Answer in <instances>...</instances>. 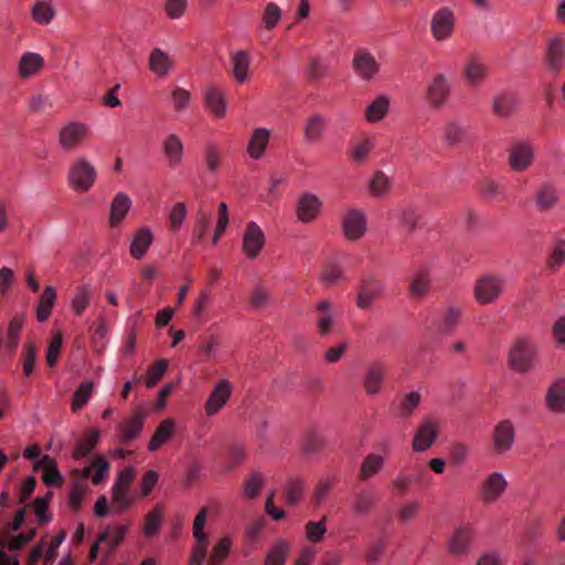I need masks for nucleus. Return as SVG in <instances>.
Here are the masks:
<instances>
[{"instance_id": "obj_1", "label": "nucleus", "mask_w": 565, "mask_h": 565, "mask_svg": "<svg viewBox=\"0 0 565 565\" xmlns=\"http://www.w3.org/2000/svg\"><path fill=\"white\" fill-rule=\"evenodd\" d=\"M66 180L72 190L86 193L97 181V169L86 157H76L68 167Z\"/></svg>"}, {"instance_id": "obj_2", "label": "nucleus", "mask_w": 565, "mask_h": 565, "mask_svg": "<svg viewBox=\"0 0 565 565\" xmlns=\"http://www.w3.org/2000/svg\"><path fill=\"white\" fill-rule=\"evenodd\" d=\"M536 359V347L526 338H518L509 351V364L518 373L531 372Z\"/></svg>"}, {"instance_id": "obj_3", "label": "nucleus", "mask_w": 565, "mask_h": 565, "mask_svg": "<svg viewBox=\"0 0 565 565\" xmlns=\"http://www.w3.org/2000/svg\"><path fill=\"white\" fill-rule=\"evenodd\" d=\"M505 279L501 275L484 274L475 284L473 297L479 305L495 302L504 291Z\"/></svg>"}, {"instance_id": "obj_4", "label": "nucleus", "mask_w": 565, "mask_h": 565, "mask_svg": "<svg viewBox=\"0 0 565 565\" xmlns=\"http://www.w3.org/2000/svg\"><path fill=\"white\" fill-rule=\"evenodd\" d=\"M90 130L81 121H70L58 131V145L63 151L71 152L82 147Z\"/></svg>"}, {"instance_id": "obj_5", "label": "nucleus", "mask_w": 565, "mask_h": 565, "mask_svg": "<svg viewBox=\"0 0 565 565\" xmlns=\"http://www.w3.org/2000/svg\"><path fill=\"white\" fill-rule=\"evenodd\" d=\"M508 164L512 171L527 170L534 162L535 149L527 140H516L507 150Z\"/></svg>"}, {"instance_id": "obj_6", "label": "nucleus", "mask_w": 565, "mask_h": 565, "mask_svg": "<svg viewBox=\"0 0 565 565\" xmlns=\"http://www.w3.org/2000/svg\"><path fill=\"white\" fill-rule=\"evenodd\" d=\"M352 70L360 79L370 83L379 75L381 65L369 50L359 47L353 54Z\"/></svg>"}, {"instance_id": "obj_7", "label": "nucleus", "mask_w": 565, "mask_h": 565, "mask_svg": "<svg viewBox=\"0 0 565 565\" xmlns=\"http://www.w3.org/2000/svg\"><path fill=\"white\" fill-rule=\"evenodd\" d=\"M450 94L451 83L449 77L444 73L434 74L426 89L428 105L434 109H438L448 102Z\"/></svg>"}, {"instance_id": "obj_8", "label": "nucleus", "mask_w": 565, "mask_h": 565, "mask_svg": "<svg viewBox=\"0 0 565 565\" xmlns=\"http://www.w3.org/2000/svg\"><path fill=\"white\" fill-rule=\"evenodd\" d=\"M516 431L510 419H502L495 424L491 435V448L495 455L509 452L515 443Z\"/></svg>"}, {"instance_id": "obj_9", "label": "nucleus", "mask_w": 565, "mask_h": 565, "mask_svg": "<svg viewBox=\"0 0 565 565\" xmlns=\"http://www.w3.org/2000/svg\"><path fill=\"white\" fill-rule=\"evenodd\" d=\"M384 292L383 281L374 275H364L358 285L356 307L369 309Z\"/></svg>"}, {"instance_id": "obj_10", "label": "nucleus", "mask_w": 565, "mask_h": 565, "mask_svg": "<svg viewBox=\"0 0 565 565\" xmlns=\"http://www.w3.org/2000/svg\"><path fill=\"white\" fill-rule=\"evenodd\" d=\"M387 373L388 364L383 359H376L366 365L363 376V387L367 395H376L381 392Z\"/></svg>"}, {"instance_id": "obj_11", "label": "nucleus", "mask_w": 565, "mask_h": 565, "mask_svg": "<svg viewBox=\"0 0 565 565\" xmlns=\"http://www.w3.org/2000/svg\"><path fill=\"white\" fill-rule=\"evenodd\" d=\"M341 227L348 241H360L367 230L366 217L362 211L349 209L342 216Z\"/></svg>"}, {"instance_id": "obj_12", "label": "nucleus", "mask_w": 565, "mask_h": 565, "mask_svg": "<svg viewBox=\"0 0 565 565\" xmlns=\"http://www.w3.org/2000/svg\"><path fill=\"white\" fill-rule=\"evenodd\" d=\"M455 14L447 7L438 9L431 17L430 32L433 38L438 42L450 39L455 30Z\"/></svg>"}, {"instance_id": "obj_13", "label": "nucleus", "mask_w": 565, "mask_h": 565, "mask_svg": "<svg viewBox=\"0 0 565 565\" xmlns=\"http://www.w3.org/2000/svg\"><path fill=\"white\" fill-rule=\"evenodd\" d=\"M322 206L323 203L318 195L311 192L301 193L295 210L297 220L303 224L312 223L321 213Z\"/></svg>"}, {"instance_id": "obj_14", "label": "nucleus", "mask_w": 565, "mask_h": 565, "mask_svg": "<svg viewBox=\"0 0 565 565\" xmlns=\"http://www.w3.org/2000/svg\"><path fill=\"white\" fill-rule=\"evenodd\" d=\"M508 489L505 477L498 471L488 475L480 488V500L483 504H492L498 501Z\"/></svg>"}, {"instance_id": "obj_15", "label": "nucleus", "mask_w": 565, "mask_h": 565, "mask_svg": "<svg viewBox=\"0 0 565 565\" xmlns=\"http://www.w3.org/2000/svg\"><path fill=\"white\" fill-rule=\"evenodd\" d=\"M565 62V36L557 35L548 40L546 44L544 63L547 70L558 75Z\"/></svg>"}, {"instance_id": "obj_16", "label": "nucleus", "mask_w": 565, "mask_h": 565, "mask_svg": "<svg viewBox=\"0 0 565 565\" xmlns=\"http://www.w3.org/2000/svg\"><path fill=\"white\" fill-rule=\"evenodd\" d=\"M316 327L320 337H328L337 323L334 305L329 299H322L316 305Z\"/></svg>"}, {"instance_id": "obj_17", "label": "nucleus", "mask_w": 565, "mask_h": 565, "mask_svg": "<svg viewBox=\"0 0 565 565\" xmlns=\"http://www.w3.org/2000/svg\"><path fill=\"white\" fill-rule=\"evenodd\" d=\"M265 245V235L263 230L255 222H248L243 234V253L247 258H256Z\"/></svg>"}, {"instance_id": "obj_18", "label": "nucleus", "mask_w": 565, "mask_h": 565, "mask_svg": "<svg viewBox=\"0 0 565 565\" xmlns=\"http://www.w3.org/2000/svg\"><path fill=\"white\" fill-rule=\"evenodd\" d=\"M233 392V385L228 380H221L216 383L209 395L204 411L206 416L215 415L228 402Z\"/></svg>"}, {"instance_id": "obj_19", "label": "nucleus", "mask_w": 565, "mask_h": 565, "mask_svg": "<svg viewBox=\"0 0 565 565\" xmlns=\"http://www.w3.org/2000/svg\"><path fill=\"white\" fill-rule=\"evenodd\" d=\"M473 537L475 530L471 525H460L448 540V552L454 556L467 554L470 551Z\"/></svg>"}, {"instance_id": "obj_20", "label": "nucleus", "mask_w": 565, "mask_h": 565, "mask_svg": "<svg viewBox=\"0 0 565 565\" xmlns=\"http://www.w3.org/2000/svg\"><path fill=\"white\" fill-rule=\"evenodd\" d=\"M561 200L558 188L551 181H544L534 193V203L540 212L555 209Z\"/></svg>"}, {"instance_id": "obj_21", "label": "nucleus", "mask_w": 565, "mask_h": 565, "mask_svg": "<svg viewBox=\"0 0 565 565\" xmlns=\"http://www.w3.org/2000/svg\"><path fill=\"white\" fill-rule=\"evenodd\" d=\"M545 405L553 414H565V377H558L548 385Z\"/></svg>"}, {"instance_id": "obj_22", "label": "nucleus", "mask_w": 565, "mask_h": 565, "mask_svg": "<svg viewBox=\"0 0 565 565\" xmlns=\"http://www.w3.org/2000/svg\"><path fill=\"white\" fill-rule=\"evenodd\" d=\"M437 435H438L437 424L430 419L424 420L419 425V427L414 436V439L412 443L413 450L415 452L426 451L435 443V440L437 439Z\"/></svg>"}, {"instance_id": "obj_23", "label": "nucleus", "mask_w": 565, "mask_h": 565, "mask_svg": "<svg viewBox=\"0 0 565 565\" xmlns=\"http://www.w3.org/2000/svg\"><path fill=\"white\" fill-rule=\"evenodd\" d=\"M488 74V65L479 55H471L466 60L462 75L469 86L481 85Z\"/></svg>"}, {"instance_id": "obj_24", "label": "nucleus", "mask_w": 565, "mask_h": 565, "mask_svg": "<svg viewBox=\"0 0 565 565\" xmlns=\"http://www.w3.org/2000/svg\"><path fill=\"white\" fill-rule=\"evenodd\" d=\"M377 502V494L372 488H361L352 497L351 508L355 515L366 516Z\"/></svg>"}, {"instance_id": "obj_25", "label": "nucleus", "mask_w": 565, "mask_h": 565, "mask_svg": "<svg viewBox=\"0 0 565 565\" xmlns=\"http://www.w3.org/2000/svg\"><path fill=\"white\" fill-rule=\"evenodd\" d=\"M328 119L319 113L310 115L303 125V140L307 143L318 142L324 135Z\"/></svg>"}, {"instance_id": "obj_26", "label": "nucleus", "mask_w": 565, "mask_h": 565, "mask_svg": "<svg viewBox=\"0 0 565 565\" xmlns=\"http://www.w3.org/2000/svg\"><path fill=\"white\" fill-rule=\"evenodd\" d=\"M173 60L160 47H154L149 55L148 66L151 73L163 78L173 68Z\"/></svg>"}, {"instance_id": "obj_27", "label": "nucleus", "mask_w": 565, "mask_h": 565, "mask_svg": "<svg viewBox=\"0 0 565 565\" xmlns=\"http://www.w3.org/2000/svg\"><path fill=\"white\" fill-rule=\"evenodd\" d=\"M145 417L146 414L143 412L136 411L127 422L118 425L120 443H129L140 435L143 428Z\"/></svg>"}, {"instance_id": "obj_28", "label": "nucleus", "mask_w": 565, "mask_h": 565, "mask_svg": "<svg viewBox=\"0 0 565 565\" xmlns=\"http://www.w3.org/2000/svg\"><path fill=\"white\" fill-rule=\"evenodd\" d=\"M131 207L130 198L124 193L119 192L115 195L110 204V213H109V225L110 227H117L121 224L127 213Z\"/></svg>"}, {"instance_id": "obj_29", "label": "nucleus", "mask_w": 565, "mask_h": 565, "mask_svg": "<svg viewBox=\"0 0 565 565\" xmlns=\"http://www.w3.org/2000/svg\"><path fill=\"white\" fill-rule=\"evenodd\" d=\"M431 279L429 270L420 268L412 276L409 280V295L415 299L426 297L430 291Z\"/></svg>"}, {"instance_id": "obj_30", "label": "nucleus", "mask_w": 565, "mask_h": 565, "mask_svg": "<svg viewBox=\"0 0 565 565\" xmlns=\"http://www.w3.org/2000/svg\"><path fill=\"white\" fill-rule=\"evenodd\" d=\"M163 153L168 159L169 166H178L183 158V142L175 134H169L162 142Z\"/></svg>"}, {"instance_id": "obj_31", "label": "nucleus", "mask_w": 565, "mask_h": 565, "mask_svg": "<svg viewBox=\"0 0 565 565\" xmlns=\"http://www.w3.org/2000/svg\"><path fill=\"white\" fill-rule=\"evenodd\" d=\"M270 132L266 128H257L254 130L248 145L247 152L254 160L263 157L265 149L268 145Z\"/></svg>"}, {"instance_id": "obj_32", "label": "nucleus", "mask_w": 565, "mask_h": 565, "mask_svg": "<svg viewBox=\"0 0 565 565\" xmlns=\"http://www.w3.org/2000/svg\"><path fill=\"white\" fill-rule=\"evenodd\" d=\"M109 463L104 456H98L81 471L82 479L92 478L94 484H99L107 477Z\"/></svg>"}, {"instance_id": "obj_33", "label": "nucleus", "mask_w": 565, "mask_h": 565, "mask_svg": "<svg viewBox=\"0 0 565 565\" xmlns=\"http://www.w3.org/2000/svg\"><path fill=\"white\" fill-rule=\"evenodd\" d=\"M152 241L153 236L148 227H141L138 230L130 244L131 256L135 259L142 258L150 247Z\"/></svg>"}, {"instance_id": "obj_34", "label": "nucleus", "mask_w": 565, "mask_h": 565, "mask_svg": "<svg viewBox=\"0 0 565 565\" xmlns=\"http://www.w3.org/2000/svg\"><path fill=\"white\" fill-rule=\"evenodd\" d=\"M384 457L379 454H369L361 462L359 480L366 481L377 475L384 467Z\"/></svg>"}, {"instance_id": "obj_35", "label": "nucleus", "mask_w": 565, "mask_h": 565, "mask_svg": "<svg viewBox=\"0 0 565 565\" xmlns=\"http://www.w3.org/2000/svg\"><path fill=\"white\" fill-rule=\"evenodd\" d=\"M43 57L33 52L24 53L19 62V74L23 78H28L36 74L43 66Z\"/></svg>"}, {"instance_id": "obj_36", "label": "nucleus", "mask_w": 565, "mask_h": 565, "mask_svg": "<svg viewBox=\"0 0 565 565\" xmlns=\"http://www.w3.org/2000/svg\"><path fill=\"white\" fill-rule=\"evenodd\" d=\"M232 73L238 83H245L248 78L250 56L246 51H238L231 57Z\"/></svg>"}, {"instance_id": "obj_37", "label": "nucleus", "mask_w": 565, "mask_h": 565, "mask_svg": "<svg viewBox=\"0 0 565 565\" xmlns=\"http://www.w3.org/2000/svg\"><path fill=\"white\" fill-rule=\"evenodd\" d=\"M100 438V433L98 429H89L87 430L83 438L77 443L73 458L78 460L87 457L97 446Z\"/></svg>"}, {"instance_id": "obj_38", "label": "nucleus", "mask_w": 565, "mask_h": 565, "mask_svg": "<svg viewBox=\"0 0 565 565\" xmlns=\"http://www.w3.org/2000/svg\"><path fill=\"white\" fill-rule=\"evenodd\" d=\"M467 124L460 119L449 120L444 127V139L449 146L463 141L467 134Z\"/></svg>"}, {"instance_id": "obj_39", "label": "nucleus", "mask_w": 565, "mask_h": 565, "mask_svg": "<svg viewBox=\"0 0 565 565\" xmlns=\"http://www.w3.org/2000/svg\"><path fill=\"white\" fill-rule=\"evenodd\" d=\"M174 422L171 418L162 420L151 437L148 449L150 451L158 450L173 434Z\"/></svg>"}, {"instance_id": "obj_40", "label": "nucleus", "mask_w": 565, "mask_h": 565, "mask_svg": "<svg viewBox=\"0 0 565 565\" xmlns=\"http://www.w3.org/2000/svg\"><path fill=\"white\" fill-rule=\"evenodd\" d=\"M390 106V99L381 95L376 97L365 109V119L369 122H377L382 120L387 111Z\"/></svg>"}, {"instance_id": "obj_41", "label": "nucleus", "mask_w": 565, "mask_h": 565, "mask_svg": "<svg viewBox=\"0 0 565 565\" xmlns=\"http://www.w3.org/2000/svg\"><path fill=\"white\" fill-rule=\"evenodd\" d=\"M55 299L56 291L54 287H45L36 307V318L40 322H44L45 320H47V318L51 315Z\"/></svg>"}, {"instance_id": "obj_42", "label": "nucleus", "mask_w": 565, "mask_h": 565, "mask_svg": "<svg viewBox=\"0 0 565 565\" xmlns=\"http://www.w3.org/2000/svg\"><path fill=\"white\" fill-rule=\"evenodd\" d=\"M31 14L36 23L47 25L54 19L55 10L51 2L46 0H40L33 4Z\"/></svg>"}, {"instance_id": "obj_43", "label": "nucleus", "mask_w": 565, "mask_h": 565, "mask_svg": "<svg viewBox=\"0 0 565 565\" xmlns=\"http://www.w3.org/2000/svg\"><path fill=\"white\" fill-rule=\"evenodd\" d=\"M565 262V238H556L546 258V267L557 271Z\"/></svg>"}, {"instance_id": "obj_44", "label": "nucleus", "mask_w": 565, "mask_h": 565, "mask_svg": "<svg viewBox=\"0 0 565 565\" xmlns=\"http://www.w3.org/2000/svg\"><path fill=\"white\" fill-rule=\"evenodd\" d=\"M289 555V545L284 540H277L265 557L264 565H284Z\"/></svg>"}, {"instance_id": "obj_45", "label": "nucleus", "mask_w": 565, "mask_h": 565, "mask_svg": "<svg viewBox=\"0 0 565 565\" xmlns=\"http://www.w3.org/2000/svg\"><path fill=\"white\" fill-rule=\"evenodd\" d=\"M205 104L211 113L216 117H223L226 113V104L221 90L216 87H211L205 94Z\"/></svg>"}, {"instance_id": "obj_46", "label": "nucleus", "mask_w": 565, "mask_h": 565, "mask_svg": "<svg viewBox=\"0 0 565 565\" xmlns=\"http://www.w3.org/2000/svg\"><path fill=\"white\" fill-rule=\"evenodd\" d=\"M518 98L512 94H501L493 102V113L501 117L508 118L516 108Z\"/></svg>"}, {"instance_id": "obj_47", "label": "nucleus", "mask_w": 565, "mask_h": 565, "mask_svg": "<svg viewBox=\"0 0 565 565\" xmlns=\"http://www.w3.org/2000/svg\"><path fill=\"white\" fill-rule=\"evenodd\" d=\"M374 149V141L371 138H362L352 146L349 157L356 163H364Z\"/></svg>"}, {"instance_id": "obj_48", "label": "nucleus", "mask_w": 565, "mask_h": 565, "mask_svg": "<svg viewBox=\"0 0 565 565\" xmlns=\"http://www.w3.org/2000/svg\"><path fill=\"white\" fill-rule=\"evenodd\" d=\"M194 545L192 550V555L189 561V565H202L203 562L207 558V548H209V536L200 535L193 536Z\"/></svg>"}, {"instance_id": "obj_49", "label": "nucleus", "mask_w": 565, "mask_h": 565, "mask_svg": "<svg viewBox=\"0 0 565 565\" xmlns=\"http://www.w3.org/2000/svg\"><path fill=\"white\" fill-rule=\"evenodd\" d=\"M264 482L265 477L262 472H253L244 482V497L249 500L256 499L264 487Z\"/></svg>"}, {"instance_id": "obj_50", "label": "nucleus", "mask_w": 565, "mask_h": 565, "mask_svg": "<svg viewBox=\"0 0 565 565\" xmlns=\"http://www.w3.org/2000/svg\"><path fill=\"white\" fill-rule=\"evenodd\" d=\"M344 279V270L337 263H328L323 266L320 274V281L324 285L332 286Z\"/></svg>"}, {"instance_id": "obj_51", "label": "nucleus", "mask_w": 565, "mask_h": 565, "mask_svg": "<svg viewBox=\"0 0 565 565\" xmlns=\"http://www.w3.org/2000/svg\"><path fill=\"white\" fill-rule=\"evenodd\" d=\"M94 383L92 381H85L76 388L72 399V411L78 412L89 401L93 392Z\"/></svg>"}, {"instance_id": "obj_52", "label": "nucleus", "mask_w": 565, "mask_h": 565, "mask_svg": "<svg viewBox=\"0 0 565 565\" xmlns=\"http://www.w3.org/2000/svg\"><path fill=\"white\" fill-rule=\"evenodd\" d=\"M231 546V539L227 536L222 537L212 548L206 565H221L227 557Z\"/></svg>"}, {"instance_id": "obj_53", "label": "nucleus", "mask_w": 565, "mask_h": 565, "mask_svg": "<svg viewBox=\"0 0 565 565\" xmlns=\"http://www.w3.org/2000/svg\"><path fill=\"white\" fill-rule=\"evenodd\" d=\"M163 511L160 507L153 508L147 515L143 533L147 537L156 535L161 529Z\"/></svg>"}, {"instance_id": "obj_54", "label": "nucleus", "mask_w": 565, "mask_h": 565, "mask_svg": "<svg viewBox=\"0 0 565 565\" xmlns=\"http://www.w3.org/2000/svg\"><path fill=\"white\" fill-rule=\"evenodd\" d=\"M422 396L418 392H411L405 394L398 406V415L402 418H408L414 411L418 407Z\"/></svg>"}, {"instance_id": "obj_55", "label": "nucleus", "mask_w": 565, "mask_h": 565, "mask_svg": "<svg viewBox=\"0 0 565 565\" xmlns=\"http://www.w3.org/2000/svg\"><path fill=\"white\" fill-rule=\"evenodd\" d=\"M326 519L327 516H323L322 520L318 522L309 521L306 523L305 531L308 541L312 543H319L323 540L327 532Z\"/></svg>"}, {"instance_id": "obj_56", "label": "nucleus", "mask_w": 565, "mask_h": 565, "mask_svg": "<svg viewBox=\"0 0 565 565\" xmlns=\"http://www.w3.org/2000/svg\"><path fill=\"white\" fill-rule=\"evenodd\" d=\"M461 315H462V309L460 307L449 306L443 315V322H441L443 331L446 333L451 332L459 323Z\"/></svg>"}, {"instance_id": "obj_57", "label": "nucleus", "mask_w": 565, "mask_h": 565, "mask_svg": "<svg viewBox=\"0 0 565 565\" xmlns=\"http://www.w3.org/2000/svg\"><path fill=\"white\" fill-rule=\"evenodd\" d=\"M303 493V484L298 479H291L286 484L284 490V497L286 503L289 505H295L299 502Z\"/></svg>"}, {"instance_id": "obj_58", "label": "nucleus", "mask_w": 565, "mask_h": 565, "mask_svg": "<svg viewBox=\"0 0 565 565\" xmlns=\"http://www.w3.org/2000/svg\"><path fill=\"white\" fill-rule=\"evenodd\" d=\"M391 189L390 178L383 171H376L370 183V190L375 196H383Z\"/></svg>"}, {"instance_id": "obj_59", "label": "nucleus", "mask_w": 565, "mask_h": 565, "mask_svg": "<svg viewBox=\"0 0 565 565\" xmlns=\"http://www.w3.org/2000/svg\"><path fill=\"white\" fill-rule=\"evenodd\" d=\"M326 445L323 435L317 430H309L303 440V449L308 454L320 451Z\"/></svg>"}, {"instance_id": "obj_60", "label": "nucleus", "mask_w": 565, "mask_h": 565, "mask_svg": "<svg viewBox=\"0 0 565 565\" xmlns=\"http://www.w3.org/2000/svg\"><path fill=\"white\" fill-rule=\"evenodd\" d=\"M23 322H24V317L22 315L13 316V318L9 322L8 347L11 351H13L19 343L20 331L22 329Z\"/></svg>"}, {"instance_id": "obj_61", "label": "nucleus", "mask_w": 565, "mask_h": 565, "mask_svg": "<svg viewBox=\"0 0 565 565\" xmlns=\"http://www.w3.org/2000/svg\"><path fill=\"white\" fill-rule=\"evenodd\" d=\"M92 291L87 286H82L73 301L72 309L76 316H81L90 302Z\"/></svg>"}, {"instance_id": "obj_62", "label": "nucleus", "mask_w": 565, "mask_h": 565, "mask_svg": "<svg viewBox=\"0 0 565 565\" xmlns=\"http://www.w3.org/2000/svg\"><path fill=\"white\" fill-rule=\"evenodd\" d=\"M210 225H211L210 215L206 212H204L202 209H199L198 215H196V222H195L194 230H193V233H194L193 244L200 243L203 241L205 233L209 230Z\"/></svg>"}, {"instance_id": "obj_63", "label": "nucleus", "mask_w": 565, "mask_h": 565, "mask_svg": "<svg viewBox=\"0 0 565 565\" xmlns=\"http://www.w3.org/2000/svg\"><path fill=\"white\" fill-rule=\"evenodd\" d=\"M328 72V65L318 57H310L307 68V77L310 82L320 81Z\"/></svg>"}, {"instance_id": "obj_64", "label": "nucleus", "mask_w": 565, "mask_h": 565, "mask_svg": "<svg viewBox=\"0 0 565 565\" xmlns=\"http://www.w3.org/2000/svg\"><path fill=\"white\" fill-rule=\"evenodd\" d=\"M168 369V363L166 360L157 361L150 369L148 370L146 377V386L153 387L164 375Z\"/></svg>"}]
</instances>
